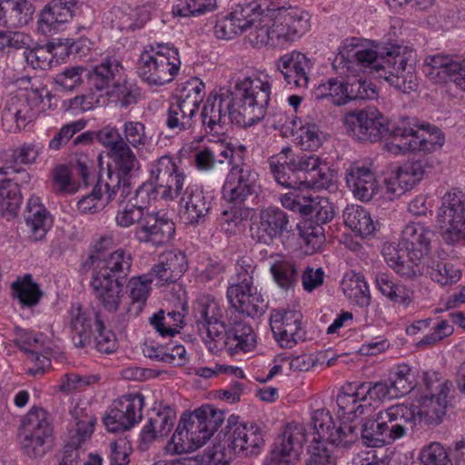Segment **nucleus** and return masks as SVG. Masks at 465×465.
Listing matches in <instances>:
<instances>
[{
	"instance_id": "obj_1",
	"label": "nucleus",
	"mask_w": 465,
	"mask_h": 465,
	"mask_svg": "<svg viewBox=\"0 0 465 465\" xmlns=\"http://www.w3.org/2000/svg\"><path fill=\"white\" fill-rule=\"evenodd\" d=\"M332 66L340 74L356 72V67L368 69L403 94H409L418 86L413 50L403 45H387L373 50L361 44L360 39H346L339 48Z\"/></svg>"
},
{
	"instance_id": "obj_2",
	"label": "nucleus",
	"mask_w": 465,
	"mask_h": 465,
	"mask_svg": "<svg viewBox=\"0 0 465 465\" xmlns=\"http://www.w3.org/2000/svg\"><path fill=\"white\" fill-rule=\"evenodd\" d=\"M270 83L259 77H245L234 91L211 94L203 104L201 118L207 134H219L230 123L251 126L267 114L271 99Z\"/></svg>"
},
{
	"instance_id": "obj_3",
	"label": "nucleus",
	"mask_w": 465,
	"mask_h": 465,
	"mask_svg": "<svg viewBox=\"0 0 465 465\" xmlns=\"http://www.w3.org/2000/svg\"><path fill=\"white\" fill-rule=\"evenodd\" d=\"M72 341L75 347L85 348L92 343L94 336L97 351L112 353L117 349L115 334L106 330L100 312L94 308H84L73 303L68 311Z\"/></svg>"
},
{
	"instance_id": "obj_4",
	"label": "nucleus",
	"mask_w": 465,
	"mask_h": 465,
	"mask_svg": "<svg viewBox=\"0 0 465 465\" xmlns=\"http://www.w3.org/2000/svg\"><path fill=\"white\" fill-rule=\"evenodd\" d=\"M255 265L250 258H241L235 265V276L227 289L231 306L239 313L248 317L262 316L268 302L253 283Z\"/></svg>"
},
{
	"instance_id": "obj_5",
	"label": "nucleus",
	"mask_w": 465,
	"mask_h": 465,
	"mask_svg": "<svg viewBox=\"0 0 465 465\" xmlns=\"http://www.w3.org/2000/svg\"><path fill=\"white\" fill-rule=\"evenodd\" d=\"M223 157L229 158L231 169L223 186V198L230 204H244L256 194L258 173L245 163L246 147L242 144L226 147Z\"/></svg>"
},
{
	"instance_id": "obj_6",
	"label": "nucleus",
	"mask_w": 465,
	"mask_h": 465,
	"mask_svg": "<svg viewBox=\"0 0 465 465\" xmlns=\"http://www.w3.org/2000/svg\"><path fill=\"white\" fill-rule=\"evenodd\" d=\"M394 130L399 142L386 144L388 151L393 154L432 153L440 149L445 143V136L440 128L429 123H420L416 118L401 119L400 127Z\"/></svg>"
},
{
	"instance_id": "obj_7",
	"label": "nucleus",
	"mask_w": 465,
	"mask_h": 465,
	"mask_svg": "<svg viewBox=\"0 0 465 465\" xmlns=\"http://www.w3.org/2000/svg\"><path fill=\"white\" fill-rule=\"evenodd\" d=\"M424 385L425 391L420 398V408L416 410V420L437 425L446 414L449 395L453 390V384L444 379L440 372L427 371L424 374Z\"/></svg>"
},
{
	"instance_id": "obj_8",
	"label": "nucleus",
	"mask_w": 465,
	"mask_h": 465,
	"mask_svg": "<svg viewBox=\"0 0 465 465\" xmlns=\"http://www.w3.org/2000/svg\"><path fill=\"white\" fill-rule=\"evenodd\" d=\"M19 438L26 456H44L53 438V427L47 411L41 407H32L21 420Z\"/></svg>"
},
{
	"instance_id": "obj_9",
	"label": "nucleus",
	"mask_w": 465,
	"mask_h": 465,
	"mask_svg": "<svg viewBox=\"0 0 465 465\" xmlns=\"http://www.w3.org/2000/svg\"><path fill=\"white\" fill-rule=\"evenodd\" d=\"M196 327L208 350L217 354L223 349L225 323L219 302L209 295L199 297L193 307Z\"/></svg>"
},
{
	"instance_id": "obj_10",
	"label": "nucleus",
	"mask_w": 465,
	"mask_h": 465,
	"mask_svg": "<svg viewBox=\"0 0 465 465\" xmlns=\"http://www.w3.org/2000/svg\"><path fill=\"white\" fill-rule=\"evenodd\" d=\"M344 125L347 131L357 140L375 143L385 135H391L395 140V128L400 127L399 122L389 121L376 108L353 111L344 117Z\"/></svg>"
},
{
	"instance_id": "obj_11",
	"label": "nucleus",
	"mask_w": 465,
	"mask_h": 465,
	"mask_svg": "<svg viewBox=\"0 0 465 465\" xmlns=\"http://www.w3.org/2000/svg\"><path fill=\"white\" fill-rule=\"evenodd\" d=\"M437 222L441 230L443 241L455 245L465 240V192L452 188L441 198Z\"/></svg>"
},
{
	"instance_id": "obj_12",
	"label": "nucleus",
	"mask_w": 465,
	"mask_h": 465,
	"mask_svg": "<svg viewBox=\"0 0 465 465\" xmlns=\"http://www.w3.org/2000/svg\"><path fill=\"white\" fill-rule=\"evenodd\" d=\"M133 149L126 142L106 154L110 162L104 179L105 187L117 190L122 198L131 193V178L140 168L139 160Z\"/></svg>"
},
{
	"instance_id": "obj_13",
	"label": "nucleus",
	"mask_w": 465,
	"mask_h": 465,
	"mask_svg": "<svg viewBox=\"0 0 465 465\" xmlns=\"http://www.w3.org/2000/svg\"><path fill=\"white\" fill-rule=\"evenodd\" d=\"M231 430L226 440L230 449L228 453H226L225 446L222 444L214 445L212 450H208L205 453L213 452L216 448L220 449L221 453L228 460L226 462H223V465L230 462L232 452L243 457H254L261 453L265 441L262 430L257 424L253 422L238 423Z\"/></svg>"
},
{
	"instance_id": "obj_14",
	"label": "nucleus",
	"mask_w": 465,
	"mask_h": 465,
	"mask_svg": "<svg viewBox=\"0 0 465 465\" xmlns=\"http://www.w3.org/2000/svg\"><path fill=\"white\" fill-rule=\"evenodd\" d=\"M149 173L158 186L161 199L173 201L184 193L186 175L172 156L163 155L150 163Z\"/></svg>"
},
{
	"instance_id": "obj_15",
	"label": "nucleus",
	"mask_w": 465,
	"mask_h": 465,
	"mask_svg": "<svg viewBox=\"0 0 465 465\" xmlns=\"http://www.w3.org/2000/svg\"><path fill=\"white\" fill-rule=\"evenodd\" d=\"M269 166L271 173L280 185L285 188L300 189L304 183V180L300 176V173L317 171L320 167V156L310 154L299 159L293 156L291 159H287L283 155L272 156L269 160Z\"/></svg>"
},
{
	"instance_id": "obj_16",
	"label": "nucleus",
	"mask_w": 465,
	"mask_h": 465,
	"mask_svg": "<svg viewBox=\"0 0 465 465\" xmlns=\"http://www.w3.org/2000/svg\"><path fill=\"white\" fill-rule=\"evenodd\" d=\"M164 55H153L152 52L143 51L139 58L137 73L139 76L151 85H163L173 80L181 66L180 58L175 51Z\"/></svg>"
},
{
	"instance_id": "obj_17",
	"label": "nucleus",
	"mask_w": 465,
	"mask_h": 465,
	"mask_svg": "<svg viewBox=\"0 0 465 465\" xmlns=\"http://www.w3.org/2000/svg\"><path fill=\"white\" fill-rule=\"evenodd\" d=\"M201 423L194 411L183 413L171 440L165 446L166 452L170 454H182L193 451L203 446L210 436L206 435L205 429Z\"/></svg>"
},
{
	"instance_id": "obj_18",
	"label": "nucleus",
	"mask_w": 465,
	"mask_h": 465,
	"mask_svg": "<svg viewBox=\"0 0 465 465\" xmlns=\"http://www.w3.org/2000/svg\"><path fill=\"white\" fill-rule=\"evenodd\" d=\"M39 98L21 93L8 98L2 109V124L8 132H16L33 122L39 114Z\"/></svg>"
},
{
	"instance_id": "obj_19",
	"label": "nucleus",
	"mask_w": 465,
	"mask_h": 465,
	"mask_svg": "<svg viewBox=\"0 0 465 465\" xmlns=\"http://www.w3.org/2000/svg\"><path fill=\"white\" fill-rule=\"evenodd\" d=\"M276 74L292 88L307 89L314 62L305 54L292 51L281 55L274 63Z\"/></svg>"
},
{
	"instance_id": "obj_20",
	"label": "nucleus",
	"mask_w": 465,
	"mask_h": 465,
	"mask_svg": "<svg viewBox=\"0 0 465 465\" xmlns=\"http://www.w3.org/2000/svg\"><path fill=\"white\" fill-rule=\"evenodd\" d=\"M268 12L272 18V32L275 46L299 38L307 27L304 20L297 9L292 7H269Z\"/></svg>"
},
{
	"instance_id": "obj_21",
	"label": "nucleus",
	"mask_w": 465,
	"mask_h": 465,
	"mask_svg": "<svg viewBox=\"0 0 465 465\" xmlns=\"http://www.w3.org/2000/svg\"><path fill=\"white\" fill-rule=\"evenodd\" d=\"M259 8L260 4L257 2L236 5L229 15L216 21L213 28L215 36L219 39L230 40L252 28L261 15Z\"/></svg>"
},
{
	"instance_id": "obj_22",
	"label": "nucleus",
	"mask_w": 465,
	"mask_h": 465,
	"mask_svg": "<svg viewBox=\"0 0 465 465\" xmlns=\"http://www.w3.org/2000/svg\"><path fill=\"white\" fill-rule=\"evenodd\" d=\"M302 319V314L298 310L275 309L272 312L270 326L282 347L292 348L298 341L304 340Z\"/></svg>"
},
{
	"instance_id": "obj_23",
	"label": "nucleus",
	"mask_w": 465,
	"mask_h": 465,
	"mask_svg": "<svg viewBox=\"0 0 465 465\" xmlns=\"http://www.w3.org/2000/svg\"><path fill=\"white\" fill-rule=\"evenodd\" d=\"M213 197L196 186H186L179 203L181 221L191 226L203 224L212 210Z\"/></svg>"
},
{
	"instance_id": "obj_24",
	"label": "nucleus",
	"mask_w": 465,
	"mask_h": 465,
	"mask_svg": "<svg viewBox=\"0 0 465 465\" xmlns=\"http://www.w3.org/2000/svg\"><path fill=\"white\" fill-rule=\"evenodd\" d=\"M377 415L391 443L405 437L416 424V408L412 405L395 404L380 411Z\"/></svg>"
},
{
	"instance_id": "obj_25",
	"label": "nucleus",
	"mask_w": 465,
	"mask_h": 465,
	"mask_svg": "<svg viewBox=\"0 0 465 465\" xmlns=\"http://www.w3.org/2000/svg\"><path fill=\"white\" fill-rule=\"evenodd\" d=\"M292 231L289 215L279 207H268L260 213V221L251 226V236L258 242L270 244L273 239Z\"/></svg>"
},
{
	"instance_id": "obj_26",
	"label": "nucleus",
	"mask_w": 465,
	"mask_h": 465,
	"mask_svg": "<svg viewBox=\"0 0 465 465\" xmlns=\"http://www.w3.org/2000/svg\"><path fill=\"white\" fill-rule=\"evenodd\" d=\"M124 68L114 56H106L91 69L86 68L85 77L91 88L97 91H111L114 85L124 81Z\"/></svg>"
},
{
	"instance_id": "obj_27",
	"label": "nucleus",
	"mask_w": 465,
	"mask_h": 465,
	"mask_svg": "<svg viewBox=\"0 0 465 465\" xmlns=\"http://www.w3.org/2000/svg\"><path fill=\"white\" fill-rule=\"evenodd\" d=\"M174 232V223L165 213H147L142 222V226L136 230V237L141 242L162 246L171 241Z\"/></svg>"
},
{
	"instance_id": "obj_28",
	"label": "nucleus",
	"mask_w": 465,
	"mask_h": 465,
	"mask_svg": "<svg viewBox=\"0 0 465 465\" xmlns=\"http://www.w3.org/2000/svg\"><path fill=\"white\" fill-rule=\"evenodd\" d=\"M346 183L353 195L362 201H371L380 190L373 171L365 164L354 163L346 169Z\"/></svg>"
},
{
	"instance_id": "obj_29",
	"label": "nucleus",
	"mask_w": 465,
	"mask_h": 465,
	"mask_svg": "<svg viewBox=\"0 0 465 465\" xmlns=\"http://www.w3.org/2000/svg\"><path fill=\"white\" fill-rule=\"evenodd\" d=\"M186 255L180 250L163 252L150 271L157 284L164 285L176 282L187 270Z\"/></svg>"
},
{
	"instance_id": "obj_30",
	"label": "nucleus",
	"mask_w": 465,
	"mask_h": 465,
	"mask_svg": "<svg viewBox=\"0 0 465 465\" xmlns=\"http://www.w3.org/2000/svg\"><path fill=\"white\" fill-rule=\"evenodd\" d=\"M434 231L423 223L410 222L401 231L400 244L409 253L418 257H425L430 250V242Z\"/></svg>"
},
{
	"instance_id": "obj_31",
	"label": "nucleus",
	"mask_w": 465,
	"mask_h": 465,
	"mask_svg": "<svg viewBox=\"0 0 465 465\" xmlns=\"http://www.w3.org/2000/svg\"><path fill=\"white\" fill-rule=\"evenodd\" d=\"M305 440L304 427L297 422H290L282 428L272 450L293 462L300 460Z\"/></svg>"
},
{
	"instance_id": "obj_32",
	"label": "nucleus",
	"mask_w": 465,
	"mask_h": 465,
	"mask_svg": "<svg viewBox=\"0 0 465 465\" xmlns=\"http://www.w3.org/2000/svg\"><path fill=\"white\" fill-rule=\"evenodd\" d=\"M302 215V221L298 224L302 238V249L306 255H312L320 250V210L315 211L312 205L297 206Z\"/></svg>"
},
{
	"instance_id": "obj_33",
	"label": "nucleus",
	"mask_w": 465,
	"mask_h": 465,
	"mask_svg": "<svg viewBox=\"0 0 465 465\" xmlns=\"http://www.w3.org/2000/svg\"><path fill=\"white\" fill-rule=\"evenodd\" d=\"M95 299L110 312L118 311L122 298L124 282L115 278H104L93 275L91 280Z\"/></svg>"
},
{
	"instance_id": "obj_34",
	"label": "nucleus",
	"mask_w": 465,
	"mask_h": 465,
	"mask_svg": "<svg viewBox=\"0 0 465 465\" xmlns=\"http://www.w3.org/2000/svg\"><path fill=\"white\" fill-rule=\"evenodd\" d=\"M77 2H63L53 0L47 5L40 15L39 29L43 34H50L58 30L59 26L72 19L75 12Z\"/></svg>"
},
{
	"instance_id": "obj_35",
	"label": "nucleus",
	"mask_w": 465,
	"mask_h": 465,
	"mask_svg": "<svg viewBox=\"0 0 465 465\" xmlns=\"http://www.w3.org/2000/svg\"><path fill=\"white\" fill-rule=\"evenodd\" d=\"M366 401L360 384H349L341 388V391L336 397V405L338 414L348 420L365 413V410L370 404H364Z\"/></svg>"
},
{
	"instance_id": "obj_36",
	"label": "nucleus",
	"mask_w": 465,
	"mask_h": 465,
	"mask_svg": "<svg viewBox=\"0 0 465 465\" xmlns=\"http://www.w3.org/2000/svg\"><path fill=\"white\" fill-rule=\"evenodd\" d=\"M133 264V256L131 252L124 249H118L107 255L102 256V260L97 264L98 271L94 275L104 278H115L120 282L131 272Z\"/></svg>"
},
{
	"instance_id": "obj_37",
	"label": "nucleus",
	"mask_w": 465,
	"mask_h": 465,
	"mask_svg": "<svg viewBox=\"0 0 465 465\" xmlns=\"http://www.w3.org/2000/svg\"><path fill=\"white\" fill-rule=\"evenodd\" d=\"M221 342L231 354L248 352L255 347V333L249 324L236 321L228 329L225 328Z\"/></svg>"
},
{
	"instance_id": "obj_38",
	"label": "nucleus",
	"mask_w": 465,
	"mask_h": 465,
	"mask_svg": "<svg viewBox=\"0 0 465 465\" xmlns=\"http://www.w3.org/2000/svg\"><path fill=\"white\" fill-rule=\"evenodd\" d=\"M8 172L0 169V215L11 220L17 215L22 203L19 180L13 182Z\"/></svg>"
},
{
	"instance_id": "obj_39",
	"label": "nucleus",
	"mask_w": 465,
	"mask_h": 465,
	"mask_svg": "<svg viewBox=\"0 0 465 465\" xmlns=\"http://www.w3.org/2000/svg\"><path fill=\"white\" fill-rule=\"evenodd\" d=\"M355 427L351 425L341 426L334 421L330 411L324 412L322 409V442L325 441L332 447H345L356 438Z\"/></svg>"
},
{
	"instance_id": "obj_40",
	"label": "nucleus",
	"mask_w": 465,
	"mask_h": 465,
	"mask_svg": "<svg viewBox=\"0 0 465 465\" xmlns=\"http://www.w3.org/2000/svg\"><path fill=\"white\" fill-rule=\"evenodd\" d=\"M204 97L205 84L199 78L192 77L176 89L173 102L196 116Z\"/></svg>"
},
{
	"instance_id": "obj_41",
	"label": "nucleus",
	"mask_w": 465,
	"mask_h": 465,
	"mask_svg": "<svg viewBox=\"0 0 465 465\" xmlns=\"http://www.w3.org/2000/svg\"><path fill=\"white\" fill-rule=\"evenodd\" d=\"M118 191L105 187V180L99 178L92 192L77 203L81 213H95L102 211L116 195Z\"/></svg>"
},
{
	"instance_id": "obj_42",
	"label": "nucleus",
	"mask_w": 465,
	"mask_h": 465,
	"mask_svg": "<svg viewBox=\"0 0 465 465\" xmlns=\"http://www.w3.org/2000/svg\"><path fill=\"white\" fill-rule=\"evenodd\" d=\"M341 290L347 299L360 307H367L371 302L369 286L360 272H347L341 283Z\"/></svg>"
},
{
	"instance_id": "obj_43",
	"label": "nucleus",
	"mask_w": 465,
	"mask_h": 465,
	"mask_svg": "<svg viewBox=\"0 0 465 465\" xmlns=\"http://www.w3.org/2000/svg\"><path fill=\"white\" fill-rule=\"evenodd\" d=\"M26 226L34 241H41L51 227L52 221L46 209L40 204L38 198H31L27 203Z\"/></svg>"
},
{
	"instance_id": "obj_44",
	"label": "nucleus",
	"mask_w": 465,
	"mask_h": 465,
	"mask_svg": "<svg viewBox=\"0 0 465 465\" xmlns=\"http://www.w3.org/2000/svg\"><path fill=\"white\" fill-rule=\"evenodd\" d=\"M12 297L17 300L21 308H34L40 302L44 293L31 274L17 278L11 284Z\"/></svg>"
},
{
	"instance_id": "obj_45",
	"label": "nucleus",
	"mask_w": 465,
	"mask_h": 465,
	"mask_svg": "<svg viewBox=\"0 0 465 465\" xmlns=\"http://www.w3.org/2000/svg\"><path fill=\"white\" fill-rule=\"evenodd\" d=\"M35 13L34 5L27 0H5L1 6L0 20L13 27L26 25Z\"/></svg>"
},
{
	"instance_id": "obj_46",
	"label": "nucleus",
	"mask_w": 465,
	"mask_h": 465,
	"mask_svg": "<svg viewBox=\"0 0 465 465\" xmlns=\"http://www.w3.org/2000/svg\"><path fill=\"white\" fill-rule=\"evenodd\" d=\"M144 397L142 394L124 395L114 401L110 409L131 429L142 420Z\"/></svg>"
},
{
	"instance_id": "obj_47",
	"label": "nucleus",
	"mask_w": 465,
	"mask_h": 465,
	"mask_svg": "<svg viewBox=\"0 0 465 465\" xmlns=\"http://www.w3.org/2000/svg\"><path fill=\"white\" fill-rule=\"evenodd\" d=\"M344 223L357 235L367 237L376 231V223L370 213L359 205H349L343 211Z\"/></svg>"
},
{
	"instance_id": "obj_48",
	"label": "nucleus",
	"mask_w": 465,
	"mask_h": 465,
	"mask_svg": "<svg viewBox=\"0 0 465 465\" xmlns=\"http://www.w3.org/2000/svg\"><path fill=\"white\" fill-rule=\"evenodd\" d=\"M424 273L441 286L453 285L460 282L462 276L461 270L456 265L439 259H429Z\"/></svg>"
},
{
	"instance_id": "obj_49",
	"label": "nucleus",
	"mask_w": 465,
	"mask_h": 465,
	"mask_svg": "<svg viewBox=\"0 0 465 465\" xmlns=\"http://www.w3.org/2000/svg\"><path fill=\"white\" fill-rule=\"evenodd\" d=\"M120 30H135L141 28L150 20V12L144 5L132 7L128 5L113 9Z\"/></svg>"
},
{
	"instance_id": "obj_50",
	"label": "nucleus",
	"mask_w": 465,
	"mask_h": 465,
	"mask_svg": "<svg viewBox=\"0 0 465 465\" xmlns=\"http://www.w3.org/2000/svg\"><path fill=\"white\" fill-rule=\"evenodd\" d=\"M259 13L261 14L256 22L252 26L254 29L250 33V42L255 47H262L270 45L275 47L273 44V36L271 34L272 28V18L268 12V5L263 8L262 5L260 4Z\"/></svg>"
},
{
	"instance_id": "obj_51",
	"label": "nucleus",
	"mask_w": 465,
	"mask_h": 465,
	"mask_svg": "<svg viewBox=\"0 0 465 465\" xmlns=\"http://www.w3.org/2000/svg\"><path fill=\"white\" fill-rule=\"evenodd\" d=\"M124 141L137 152L146 148L152 143V137L146 132V126L140 121H125L122 127Z\"/></svg>"
},
{
	"instance_id": "obj_52",
	"label": "nucleus",
	"mask_w": 465,
	"mask_h": 465,
	"mask_svg": "<svg viewBox=\"0 0 465 465\" xmlns=\"http://www.w3.org/2000/svg\"><path fill=\"white\" fill-rule=\"evenodd\" d=\"M361 439L367 447L379 448L391 444V438H388L383 431L378 415L375 418L365 419L361 425Z\"/></svg>"
},
{
	"instance_id": "obj_53",
	"label": "nucleus",
	"mask_w": 465,
	"mask_h": 465,
	"mask_svg": "<svg viewBox=\"0 0 465 465\" xmlns=\"http://www.w3.org/2000/svg\"><path fill=\"white\" fill-rule=\"evenodd\" d=\"M194 118L191 112L172 101L166 113L165 124L169 130L180 133L193 128Z\"/></svg>"
},
{
	"instance_id": "obj_54",
	"label": "nucleus",
	"mask_w": 465,
	"mask_h": 465,
	"mask_svg": "<svg viewBox=\"0 0 465 465\" xmlns=\"http://www.w3.org/2000/svg\"><path fill=\"white\" fill-rule=\"evenodd\" d=\"M216 8V0H179L173 6V14L178 17H191L204 15Z\"/></svg>"
},
{
	"instance_id": "obj_55",
	"label": "nucleus",
	"mask_w": 465,
	"mask_h": 465,
	"mask_svg": "<svg viewBox=\"0 0 465 465\" xmlns=\"http://www.w3.org/2000/svg\"><path fill=\"white\" fill-rule=\"evenodd\" d=\"M275 282L284 290L292 288L297 281V269L290 260H277L271 265Z\"/></svg>"
},
{
	"instance_id": "obj_56",
	"label": "nucleus",
	"mask_w": 465,
	"mask_h": 465,
	"mask_svg": "<svg viewBox=\"0 0 465 465\" xmlns=\"http://www.w3.org/2000/svg\"><path fill=\"white\" fill-rule=\"evenodd\" d=\"M38 154V150L34 144L25 143L20 147L13 149L5 159V166L1 169L9 173V171L18 170L20 164H28L33 163Z\"/></svg>"
},
{
	"instance_id": "obj_57",
	"label": "nucleus",
	"mask_w": 465,
	"mask_h": 465,
	"mask_svg": "<svg viewBox=\"0 0 465 465\" xmlns=\"http://www.w3.org/2000/svg\"><path fill=\"white\" fill-rule=\"evenodd\" d=\"M194 414L203 425V428L205 429L204 432L206 435H209L210 438L224 420V412L210 404H203L194 410Z\"/></svg>"
},
{
	"instance_id": "obj_58",
	"label": "nucleus",
	"mask_w": 465,
	"mask_h": 465,
	"mask_svg": "<svg viewBox=\"0 0 465 465\" xmlns=\"http://www.w3.org/2000/svg\"><path fill=\"white\" fill-rule=\"evenodd\" d=\"M138 88L127 82L126 77H124V81L114 85V87L107 93L106 95L123 108H127L133 104H137L139 98Z\"/></svg>"
},
{
	"instance_id": "obj_59",
	"label": "nucleus",
	"mask_w": 465,
	"mask_h": 465,
	"mask_svg": "<svg viewBox=\"0 0 465 465\" xmlns=\"http://www.w3.org/2000/svg\"><path fill=\"white\" fill-rule=\"evenodd\" d=\"M52 181L53 190L56 194H74L78 190V186L73 180L69 168L64 164H59L54 168Z\"/></svg>"
},
{
	"instance_id": "obj_60",
	"label": "nucleus",
	"mask_w": 465,
	"mask_h": 465,
	"mask_svg": "<svg viewBox=\"0 0 465 465\" xmlns=\"http://www.w3.org/2000/svg\"><path fill=\"white\" fill-rule=\"evenodd\" d=\"M400 183L410 190L418 183L425 173V165L422 161L408 162L396 170Z\"/></svg>"
},
{
	"instance_id": "obj_61",
	"label": "nucleus",
	"mask_w": 465,
	"mask_h": 465,
	"mask_svg": "<svg viewBox=\"0 0 465 465\" xmlns=\"http://www.w3.org/2000/svg\"><path fill=\"white\" fill-rule=\"evenodd\" d=\"M154 280V276L150 275V272L129 280L127 288L134 302H145L151 292V283Z\"/></svg>"
},
{
	"instance_id": "obj_62",
	"label": "nucleus",
	"mask_w": 465,
	"mask_h": 465,
	"mask_svg": "<svg viewBox=\"0 0 465 465\" xmlns=\"http://www.w3.org/2000/svg\"><path fill=\"white\" fill-rule=\"evenodd\" d=\"M348 86L342 81L331 79L327 84H322V99L335 105H342L348 102Z\"/></svg>"
},
{
	"instance_id": "obj_63",
	"label": "nucleus",
	"mask_w": 465,
	"mask_h": 465,
	"mask_svg": "<svg viewBox=\"0 0 465 465\" xmlns=\"http://www.w3.org/2000/svg\"><path fill=\"white\" fill-rule=\"evenodd\" d=\"M158 197L161 198L160 191L156 183L150 176L148 181L135 190L134 197L130 201L143 212L151 202L155 201Z\"/></svg>"
},
{
	"instance_id": "obj_64",
	"label": "nucleus",
	"mask_w": 465,
	"mask_h": 465,
	"mask_svg": "<svg viewBox=\"0 0 465 465\" xmlns=\"http://www.w3.org/2000/svg\"><path fill=\"white\" fill-rule=\"evenodd\" d=\"M423 465H452L445 449L438 442L430 443L420 452Z\"/></svg>"
}]
</instances>
